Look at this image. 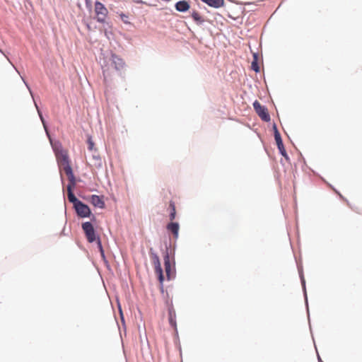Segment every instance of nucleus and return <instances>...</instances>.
I'll return each mask as SVG.
<instances>
[{"label": "nucleus", "mask_w": 362, "mask_h": 362, "mask_svg": "<svg viewBox=\"0 0 362 362\" xmlns=\"http://www.w3.org/2000/svg\"><path fill=\"white\" fill-rule=\"evenodd\" d=\"M54 151L60 169L65 173L69 181H71L73 184L74 182V175L70 165L67 151L63 149L61 146L57 145L54 146Z\"/></svg>", "instance_id": "obj_1"}, {"label": "nucleus", "mask_w": 362, "mask_h": 362, "mask_svg": "<svg viewBox=\"0 0 362 362\" xmlns=\"http://www.w3.org/2000/svg\"><path fill=\"white\" fill-rule=\"evenodd\" d=\"M82 229L85 233L86 238L89 243L97 242L98 247L101 253V255L104 257V250L102 246L100 239L96 235L93 226L90 222H85L82 223Z\"/></svg>", "instance_id": "obj_2"}, {"label": "nucleus", "mask_w": 362, "mask_h": 362, "mask_svg": "<svg viewBox=\"0 0 362 362\" xmlns=\"http://www.w3.org/2000/svg\"><path fill=\"white\" fill-rule=\"evenodd\" d=\"M95 12L96 14L97 21L100 23H104L107 16L108 11L105 6L100 1H96L95 4Z\"/></svg>", "instance_id": "obj_3"}, {"label": "nucleus", "mask_w": 362, "mask_h": 362, "mask_svg": "<svg viewBox=\"0 0 362 362\" xmlns=\"http://www.w3.org/2000/svg\"><path fill=\"white\" fill-rule=\"evenodd\" d=\"M253 107L256 113L263 121L269 122L270 120V116L267 109L264 106H262L257 100L254 102Z\"/></svg>", "instance_id": "obj_4"}, {"label": "nucleus", "mask_w": 362, "mask_h": 362, "mask_svg": "<svg viewBox=\"0 0 362 362\" xmlns=\"http://www.w3.org/2000/svg\"><path fill=\"white\" fill-rule=\"evenodd\" d=\"M151 259L155 267V272L158 276V279L160 284L164 281L163 270L161 268L160 262L158 256L156 254L151 253Z\"/></svg>", "instance_id": "obj_5"}, {"label": "nucleus", "mask_w": 362, "mask_h": 362, "mask_svg": "<svg viewBox=\"0 0 362 362\" xmlns=\"http://www.w3.org/2000/svg\"><path fill=\"white\" fill-rule=\"evenodd\" d=\"M77 214L81 217H88L90 214V210L89 207L84 204L83 202L79 201L74 206Z\"/></svg>", "instance_id": "obj_6"}, {"label": "nucleus", "mask_w": 362, "mask_h": 362, "mask_svg": "<svg viewBox=\"0 0 362 362\" xmlns=\"http://www.w3.org/2000/svg\"><path fill=\"white\" fill-rule=\"evenodd\" d=\"M69 183L67 186L68 199L70 202L74 204V206H75L77 204V202H79V200L75 197V195L74 194V193L72 192V187H74L76 185V178L74 177V182L73 184L71 181H69Z\"/></svg>", "instance_id": "obj_7"}, {"label": "nucleus", "mask_w": 362, "mask_h": 362, "mask_svg": "<svg viewBox=\"0 0 362 362\" xmlns=\"http://www.w3.org/2000/svg\"><path fill=\"white\" fill-rule=\"evenodd\" d=\"M166 228L168 231H170L173 233V237L175 238H178L179 229H180V226H179L178 223L173 222V221H170V223H169L167 225Z\"/></svg>", "instance_id": "obj_8"}, {"label": "nucleus", "mask_w": 362, "mask_h": 362, "mask_svg": "<svg viewBox=\"0 0 362 362\" xmlns=\"http://www.w3.org/2000/svg\"><path fill=\"white\" fill-rule=\"evenodd\" d=\"M112 61L116 70L121 71L124 69L125 64L123 59L119 58L116 54L112 55Z\"/></svg>", "instance_id": "obj_9"}, {"label": "nucleus", "mask_w": 362, "mask_h": 362, "mask_svg": "<svg viewBox=\"0 0 362 362\" xmlns=\"http://www.w3.org/2000/svg\"><path fill=\"white\" fill-rule=\"evenodd\" d=\"M91 204L98 208L103 209L105 207V202L102 197L98 195H92L90 197Z\"/></svg>", "instance_id": "obj_10"}, {"label": "nucleus", "mask_w": 362, "mask_h": 362, "mask_svg": "<svg viewBox=\"0 0 362 362\" xmlns=\"http://www.w3.org/2000/svg\"><path fill=\"white\" fill-rule=\"evenodd\" d=\"M175 9L180 12L187 11L190 8L189 4L187 1H180L175 4Z\"/></svg>", "instance_id": "obj_11"}, {"label": "nucleus", "mask_w": 362, "mask_h": 362, "mask_svg": "<svg viewBox=\"0 0 362 362\" xmlns=\"http://www.w3.org/2000/svg\"><path fill=\"white\" fill-rule=\"evenodd\" d=\"M168 319L170 325L174 328L175 330L177 329V323H176V314L175 311L173 308H169L168 310Z\"/></svg>", "instance_id": "obj_12"}, {"label": "nucleus", "mask_w": 362, "mask_h": 362, "mask_svg": "<svg viewBox=\"0 0 362 362\" xmlns=\"http://www.w3.org/2000/svg\"><path fill=\"white\" fill-rule=\"evenodd\" d=\"M164 264H165V270L166 273V276L168 279H170L171 272H172V267L170 262V258L168 255H166L164 258Z\"/></svg>", "instance_id": "obj_13"}, {"label": "nucleus", "mask_w": 362, "mask_h": 362, "mask_svg": "<svg viewBox=\"0 0 362 362\" xmlns=\"http://www.w3.org/2000/svg\"><path fill=\"white\" fill-rule=\"evenodd\" d=\"M203 2L206 3L209 6L214 8H220L223 6L224 1L223 0H202Z\"/></svg>", "instance_id": "obj_14"}, {"label": "nucleus", "mask_w": 362, "mask_h": 362, "mask_svg": "<svg viewBox=\"0 0 362 362\" xmlns=\"http://www.w3.org/2000/svg\"><path fill=\"white\" fill-rule=\"evenodd\" d=\"M168 210L170 211V214H169L170 221H173L175 218V216H176V209H175V205L174 202H173V201L170 202Z\"/></svg>", "instance_id": "obj_15"}, {"label": "nucleus", "mask_w": 362, "mask_h": 362, "mask_svg": "<svg viewBox=\"0 0 362 362\" xmlns=\"http://www.w3.org/2000/svg\"><path fill=\"white\" fill-rule=\"evenodd\" d=\"M193 20L199 24L204 23V20L200 13L197 11H193L191 14Z\"/></svg>", "instance_id": "obj_16"}, {"label": "nucleus", "mask_w": 362, "mask_h": 362, "mask_svg": "<svg viewBox=\"0 0 362 362\" xmlns=\"http://www.w3.org/2000/svg\"><path fill=\"white\" fill-rule=\"evenodd\" d=\"M274 138H275V141L276 142L277 146H280L282 147L283 141H282L281 135H280L279 132H278V130L276 129V128H275Z\"/></svg>", "instance_id": "obj_17"}, {"label": "nucleus", "mask_w": 362, "mask_h": 362, "mask_svg": "<svg viewBox=\"0 0 362 362\" xmlns=\"http://www.w3.org/2000/svg\"><path fill=\"white\" fill-rule=\"evenodd\" d=\"M278 148H279V151H280L281 154L283 156H284L285 158H287V153H286V150H285V148H284V144H282V147H281V146H278Z\"/></svg>", "instance_id": "obj_18"}, {"label": "nucleus", "mask_w": 362, "mask_h": 362, "mask_svg": "<svg viewBox=\"0 0 362 362\" xmlns=\"http://www.w3.org/2000/svg\"><path fill=\"white\" fill-rule=\"evenodd\" d=\"M252 69L256 72H258L259 71V67L256 61L252 62Z\"/></svg>", "instance_id": "obj_19"}, {"label": "nucleus", "mask_w": 362, "mask_h": 362, "mask_svg": "<svg viewBox=\"0 0 362 362\" xmlns=\"http://www.w3.org/2000/svg\"><path fill=\"white\" fill-rule=\"evenodd\" d=\"M88 149H89V150H90V151H92V150H93V148L94 144H93V142L91 141V139H88Z\"/></svg>", "instance_id": "obj_20"}, {"label": "nucleus", "mask_w": 362, "mask_h": 362, "mask_svg": "<svg viewBox=\"0 0 362 362\" xmlns=\"http://www.w3.org/2000/svg\"><path fill=\"white\" fill-rule=\"evenodd\" d=\"M120 16H121L122 20L124 23H128V22H127V21L126 20V18H127V16L126 15H124V14H121V15H120Z\"/></svg>", "instance_id": "obj_21"}, {"label": "nucleus", "mask_w": 362, "mask_h": 362, "mask_svg": "<svg viewBox=\"0 0 362 362\" xmlns=\"http://www.w3.org/2000/svg\"><path fill=\"white\" fill-rule=\"evenodd\" d=\"M38 113H39V115H40V119H41V120H42V123L44 124L43 117H42V115L40 113V111H39V110H38Z\"/></svg>", "instance_id": "obj_22"}, {"label": "nucleus", "mask_w": 362, "mask_h": 362, "mask_svg": "<svg viewBox=\"0 0 362 362\" xmlns=\"http://www.w3.org/2000/svg\"><path fill=\"white\" fill-rule=\"evenodd\" d=\"M105 35L107 37H108V35H107V31H105Z\"/></svg>", "instance_id": "obj_23"}]
</instances>
